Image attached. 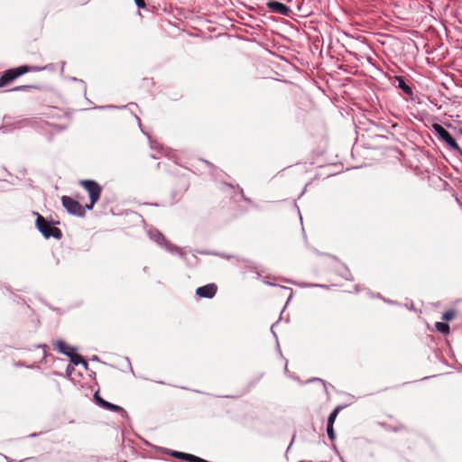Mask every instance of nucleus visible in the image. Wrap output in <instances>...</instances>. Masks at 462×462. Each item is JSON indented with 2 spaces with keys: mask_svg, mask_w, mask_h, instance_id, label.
Returning <instances> with one entry per match:
<instances>
[{
  "mask_svg": "<svg viewBox=\"0 0 462 462\" xmlns=\"http://www.w3.org/2000/svg\"><path fill=\"white\" fill-rule=\"evenodd\" d=\"M217 291V287L215 283H209L205 286L199 287L196 291V294L200 298H213Z\"/></svg>",
  "mask_w": 462,
  "mask_h": 462,
  "instance_id": "423d86ee",
  "label": "nucleus"
},
{
  "mask_svg": "<svg viewBox=\"0 0 462 462\" xmlns=\"http://www.w3.org/2000/svg\"><path fill=\"white\" fill-rule=\"evenodd\" d=\"M135 5L142 9L146 7V4L144 0H134Z\"/></svg>",
  "mask_w": 462,
  "mask_h": 462,
  "instance_id": "6ab92c4d",
  "label": "nucleus"
},
{
  "mask_svg": "<svg viewBox=\"0 0 462 462\" xmlns=\"http://www.w3.org/2000/svg\"><path fill=\"white\" fill-rule=\"evenodd\" d=\"M447 144L454 151L459 150V146L454 138L450 139Z\"/></svg>",
  "mask_w": 462,
  "mask_h": 462,
  "instance_id": "dca6fc26",
  "label": "nucleus"
},
{
  "mask_svg": "<svg viewBox=\"0 0 462 462\" xmlns=\"http://www.w3.org/2000/svg\"><path fill=\"white\" fill-rule=\"evenodd\" d=\"M58 349L61 353L67 355L69 357L70 362L73 365H82L85 369L88 368V363L84 360L82 356L74 352V350H76L77 348H58Z\"/></svg>",
  "mask_w": 462,
  "mask_h": 462,
  "instance_id": "39448f33",
  "label": "nucleus"
},
{
  "mask_svg": "<svg viewBox=\"0 0 462 462\" xmlns=\"http://www.w3.org/2000/svg\"><path fill=\"white\" fill-rule=\"evenodd\" d=\"M33 214L37 217L36 226L45 238L54 237L60 239L62 237V232L60 228L49 224L39 213L34 212Z\"/></svg>",
  "mask_w": 462,
  "mask_h": 462,
  "instance_id": "f257e3e1",
  "label": "nucleus"
},
{
  "mask_svg": "<svg viewBox=\"0 0 462 462\" xmlns=\"http://www.w3.org/2000/svg\"><path fill=\"white\" fill-rule=\"evenodd\" d=\"M327 432H328V438L331 440H333L335 439V432H334L333 425H328L327 426Z\"/></svg>",
  "mask_w": 462,
  "mask_h": 462,
  "instance_id": "4468645a",
  "label": "nucleus"
},
{
  "mask_svg": "<svg viewBox=\"0 0 462 462\" xmlns=\"http://www.w3.org/2000/svg\"><path fill=\"white\" fill-rule=\"evenodd\" d=\"M71 369H72V368H71V366H70V365H68L67 373H68V374H69Z\"/></svg>",
  "mask_w": 462,
  "mask_h": 462,
  "instance_id": "412c9836",
  "label": "nucleus"
},
{
  "mask_svg": "<svg viewBox=\"0 0 462 462\" xmlns=\"http://www.w3.org/2000/svg\"><path fill=\"white\" fill-rule=\"evenodd\" d=\"M36 68H31L29 66H20L18 68L10 69L5 71V73L0 78V88H3L17 79L18 77L31 71L37 70Z\"/></svg>",
  "mask_w": 462,
  "mask_h": 462,
  "instance_id": "7ed1b4c3",
  "label": "nucleus"
},
{
  "mask_svg": "<svg viewBox=\"0 0 462 462\" xmlns=\"http://www.w3.org/2000/svg\"><path fill=\"white\" fill-rule=\"evenodd\" d=\"M32 88H34V87L31 86V85H23V86H18V87L12 88L11 91H23V90H26V89Z\"/></svg>",
  "mask_w": 462,
  "mask_h": 462,
  "instance_id": "2eb2a0df",
  "label": "nucleus"
},
{
  "mask_svg": "<svg viewBox=\"0 0 462 462\" xmlns=\"http://www.w3.org/2000/svg\"><path fill=\"white\" fill-rule=\"evenodd\" d=\"M62 206L66 210L74 216L84 217L86 213V206L83 207L79 201L70 197L63 196L61 198Z\"/></svg>",
  "mask_w": 462,
  "mask_h": 462,
  "instance_id": "20e7f679",
  "label": "nucleus"
},
{
  "mask_svg": "<svg viewBox=\"0 0 462 462\" xmlns=\"http://www.w3.org/2000/svg\"><path fill=\"white\" fill-rule=\"evenodd\" d=\"M267 7L273 13L280 14L282 15H289L290 8L282 3L277 1H270L266 4Z\"/></svg>",
  "mask_w": 462,
  "mask_h": 462,
  "instance_id": "0eeeda50",
  "label": "nucleus"
},
{
  "mask_svg": "<svg viewBox=\"0 0 462 462\" xmlns=\"http://www.w3.org/2000/svg\"><path fill=\"white\" fill-rule=\"evenodd\" d=\"M436 328L438 331L443 334L448 333L449 331V326L445 322H437Z\"/></svg>",
  "mask_w": 462,
  "mask_h": 462,
  "instance_id": "f8f14e48",
  "label": "nucleus"
},
{
  "mask_svg": "<svg viewBox=\"0 0 462 462\" xmlns=\"http://www.w3.org/2000/svg\"><path fill=\"white\" fill-rule=\"evenodd\" d=\"M396 80L398 81V88H401L405 94L411 96L412 89L410 86H408L402 77H396Z\"/></svg>",
  "mask_w": 462,
  "mask_h": 462,
  "instance_id": "9d476101",
  "label": "nucleus"
},
{
  "mask_svg": "<svg viewBox=\"0 0 462 462\" xmlns=\"http://www.w3.org/2000/svg\"><path fill=\"white\" fill-rule=\"evenodd\" d=\"M455 316H456V311L453 310H449L443 313L442 319L446 320V321H449V320L453 319L455 318Z\"/></svg>",
  "mask_w": 462,
  "mask_h": 462,
  "instance_id": "ddd939ff",
  "label": "nucleus"
},
{
  "mask_svg": "<svg viewBox=\"0 0 462 462\" xmlns=\"http://www.w3.org/2000/svg\"><path fill=\"white\" fill-rule=\"evenodd\" d=\"M341 410V406H337V408H335V410L330 413V415L328 416V425H333L334 422H335V420L337 416V414L339 413Z\"/></svg>",
  "mask_w": 462,
  "mask_h": 462,
  "instance_id": "9b49d317",
  "label": "nucleus"
},
{
  "mask_svg": "<svg viewBox=\"0 0 462 462\" xmlns=\"http://www.w3.org/2000/svg\"><path fill=\"white\" fill-rule=\"evenodd\" d=\"M79 184L88 191L90 203L86 205L88 210H91L94 205L99 200L102 188L101 186L91 180H82Z\"/></svg>",
  "mask_w": 462,
  "mask_h": 462,
  "instance_id": "f03ea898",
  "label": "nucleus"
},
{
  "mask_svg": "<svg viewBox=\"0 0 462 462\" xmlns=\"http://www.w3.org/2000/svg\"><path fill=\"white\" fill-rule=\"evenodd\" d=\"M389 429H392L394 431H401V430H405V426L402 425V424H398L397 426L395 427H391L390 425L388 426Z\"/></svg>",
  "mask_w": 462,
  "mask_h": 462,
  "instance_id": "f3484780",
  "label": "nucleus"
},
{
  "mask_svg": "<svg viewBox=\"0 0 462 462\" xmlns=\"http://www.w3.org/2000/svg\"><path fill=\"white\" fill-rule=\"evenodd\" d=\"M95 398H96L97 402L100 406H102L104 409H106L108 411H115V412H125V410L122 407L113 404V403H110V402L103 400L97 393L95 394Z\"/></svg>",
  "mask_w": 462,
  "mask_h": 462,
  "instance_id": "6e6552de",
  "label": "nucleus"
},
{
  "mask_svg": "<svg viewBox=\"0 0 462 462\" xmlns=\"http://www.w3.org/2000/svg\"><path fill=\"white\" fill-rule=\"evenodd\" d=\"M38 346L45 347V346H46V345H39Z\"/></svg>",
  "mask_w": 462,
  "mask_h": 462,
  "instance_id": "5701e85b",
  "label": "nucleus"
},
{
  "mask_svg": "<svg viewBox=\"0 0 462 462\" xmlns=\"http://www.w3.org/2000/svg\"><path fill=\"white\" fill-rule=\"evenodd\" d=\"M53 346H58V347H60V346H68L65 343L64 340L62 339H58L56 340L54 343H53Z\"/></svg>",
  "mask_w": 462,
  "mask_h": 462,
  "instance_id": "a211bd4d",
  "label": "nucleus"
},
{
  "mask_svg": "<svg viewBox=\"0 0 462 462\" xmlns=\"http://www.w3.org/2000/svg\"><path fill=\"white\" fill-rule=\"evenodd\" d=\"M311 381H319V382L323 383V381L321 379H319V378L312 379Z\"/></svg>",
  "mask_w": 462,
  "mask_h": 462,
  "instance_id": "4be33fe9",
  "label": "nucleus"
},
{
  "mask_svg": "<svg viewBox=\"0 0 462 462\" xmlns=\"http://www.w3.org/2000/svg\"><path fill=\"white\" fill-rule=\"evenodd\" d=\"M460 156H462V149L459 147V150L456 151Z\"/></svg>",
  "mask_w": 462,
  "mask_h": 462,
  "instance_id": "aec40b11",
  "label": "nucleus"
},
{
  "mask_svg": "<svg viewBox=\"0 0 462 462\" xmlns=\"http://www.w3.org/2000/svg\"><path fill=\"white\" fill-rule=\"evenodd\" d=\"M432 129L439 135V137L447 143L450 139L453 138L451 134L439 124H433Z\"/></svg>",
  "mask_w": 462,
  "mask_h": 462,
  "instance_id": "1a4fd4ad",
  "label": "nucleus"
}]
</instances>
